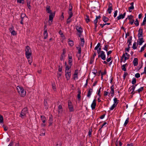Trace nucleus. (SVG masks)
Segmentation results:
<instances>
[{"label":"nucleus","mask_w":146,"mask_h":146,"mask_svg":"<svg viewBox=\"0 0 146 146\" xmlns=\"http://www.w3.org/2000/svg\"><path fill=\"white\" fill-rule=\"evenodd\" d=\"M25 51V54L28 60V62L31 65L32 62V59L31 56L32 52L30 48L28 46H27L26 47Z\"/></svg>","instance_id":"obj_1"},{"label":"nucleus","mask_w":146,"mask_h":146,"mask_svg":"<svg viewBox=\"0 0 146 146\" xmlns=\"http://www.w3.org/2000/svg\"><path fill=\"white\" fill-rule=\"evenodd\" d=\"M65 73L66 78V80H68L70 79L71 75L70 67H67L66 68H65Z\"/></svg>","instance_id":"obj_2"},{"label":"nucleus","mask_w":146,"mask_h":146,"mask_svg":"<svg viewBox=\"0 0 146 146\" xmlns=\"http://www.w3.org/2000/svg\"><path fill=\"white\" fill-rule=\"evenodd\" d=\"M17 90L19 95L22 97H24L26 94V92L24 90L23 88L19 86L17 87Z\"/></svg>","instance_id":"obj_3"},{"label":"nucleus","mask_w":146,"mask_h":146,"mask_svg":"<svg viewBox=\"0 0 146 146\" xmlns=\"http://www.w3.org/2000/svg\"><path fill=\"white\" fill-rule=\"evenodd\" d=\"M28 112L27 109V108H25L22 110L20 113L19 116L22 119L24 118L26 116V114Z\"/></svg>","instance_id":"obj_4"},{"label":"nucleus","mask_w":146,"mask_h":146,"mask_svg":"<svg viewBox=\"0 0 146 146\" xmlns=\"http://www.w3.org/2000/svg\"><path fill=\"white\" fill-rule=\"evenodd\" d=\"M68 105L69 111L70 112H73L74 111V109L73 108V106L70 100H68Z\"/></svg>","instance_id":"obj_5"},{"label":"nucleus","mask_w":146,"mask_h":146,"mask_svg":"<svg viewBox=\"0 0 146 146\" xmlns=\"http://www.w3.org/2000/svg\"><path fill=\"white\" fill-rule=\"evenodd\" d=\"M55 15V13H50L49 16V19L48 20L49 24L48 25L50 26L52 24V22L53 20V18L54 17Z\"/></svg>","instance_id":"obj_6"},{"label":"nucleus","mask_w":146,"mask_h":146,"mask_svg":"<svg viewBox=\"0 0 146 146\" xmlns=\"http://www.w3.org/2000/svg\"><path fill=\"white\" fill-rule=\"evenodd\" d=\"M98 57L101 58L103 60H105L106 59V56L104 52L102 51L100 54L98 55Z\"/></svg>","instance_id":"obj_7"},{"label":"nucleus","mask_w":146,"mask_h":146,"mask_svg":"<svg viewBox=\"0 0 146 146\" xmlns=\"http://www.w3.org/2000/svg\"><path fill=\"white\" fill-rule=\"evenodd\" d=\"M129 54H128L127 52H125V54H123L122 58H124V60L123 61L125 62L126 60H128L129 58Z\"/></svg>","instance_id":"obj_8"},{"label":"nucleus","mask_w":146,"mask_h":146,"mask_svg":"<svg viewBox=\"0 0 146 146\" xmlns=\"http://www.w3.org/2000/svg\"><path fill=\"white\" fill-rule=\"evenodd\" d=\"M113 10L112 5L111 3H109L108 5V8L107 11L109 14H111V11Z\"/></svg>","instance_id":"obj_9"},{"label":"nucleus","mask_w":146,"mask_h":146,"mask_svg":"<svg viewBox=\"0 0 146 146\" xmlns=\"http://www.w3.org/2000/svg\"><path fill=\"white\" fill-rule=\"evenodd\" d=\"M144 42V40L143 37L138 38L137 40V44L140 45H142L143 43Z\"/></svg>","instance_id":"obj_10"},{"label":"nucleus","mask_w":146,"mask_h":146,"mask_svg":"<svg viewBox=\"0 0 146 146\" xmlns=\"http://www.w3.org/2000/svg\"><path fill=\"white\" fill-rule=\"evenodd\" d=\"M78 70H75L74 73L73 75V78L75 80H78Z\"/></svg>","instance_id":"obj_11"},{"label":"nucleus","mask_w":146,"mask_h":146,"mask_svg":"<svg viewBox=\"0 0 146 146\" xmlns=\"http://www.w3.org/2000/svg\"><path fill=\"white\" fill-rule=\"evenodd\" d=\"M138 38L143 37V29L139 28L138 31Z\"/></svg>","instance_id":"obj_12"},{"label":"nucleus","mask_w":146,"mask_h":146,"mask_svg":"<svg viewBox=\"0 0 146 146\" xmlns=\"http://www.w3.org/2000/svg\"><path fill=\"white\" fill-rule=\"evenodd\" d=\"M68 63L69 65L71 66L72 64V56H70L69 54L68 55Z\"/></svg>","instance_id":"obj_13"},{"label":"nucleus","mask_w":146,"mask_h":146,"mask_svg":"<svg viewBox=\"0 0 146 146\" xmlns=\"http://www.w3.org/2000/svg\"><path fill=\"white\" fill-rule=\"evenodd\" d=\"M96 104V100L94 99L91 105V107L92 110H94L95 108Z\"/></svg>","instance_id":"obj_14"},{"label":"nucleus","mask_w":146,"mask_h":146,"mask_svg":"<svg viewBox=\"0 0 146 146\" xmlns=\"http://www.w3.org/2000/svg\"><path fill=\"white\" fill-rule=\"evenodd\" d=\"M76 29L79 33L81 34L83 32L82 29L80 26H76Z\"/></svg>","instance_id":"obj_15"},{"label":"nucleus","mask_w":146,"mask_h":146,"mask_svg":"<svg viewBox=\"0 0 146 146\" xmlns=\"http://www.w3.org/2000/svg\"><path fill=\"white\" fill-rule=\"evenodd\" d=\"M125 14L126 13H124L123 14H120L117 17L116 19L118 20H119L121 19H123L125 17Z\"/></svg>","instance_id":"obj_16"},{"label":"nucleus","mask_w":146,"mask_h":146,"mask_svg":"<svg viewBox=\"0 0 146 146\" xmlns=\"http://www.w3.org/2000/svg\"><path fill=\"white\" fill-rule=\"evenodd\" d=\"M138 59L137 58H135L133 61V63L134 66H137L138 64Z\"/></svg>","instance_id":"obj_17"},{"label":"nucleus","mask_w":146,"mask_h":146,"mask_svg":"<svg viewBox=\"0 0 146 146\" xmlns=\"http://www.w3.org/2000/svg\"><path fill=\"white\" fill-rule=\"evenodd\" d=\"M133 4V2H131L130 3L131 6L128 8L129 11L130 12H131L132 10L134 9Z\"/></svg>","instance_id":"obj_18"},{"label":"nucleus","mask_w":146,"mask_h":146,"mask_svg":"<svg viewBox=\"0 0 146 146\" xmlns=\"http://www.w3.org/2000/svg\"><path fill=\"white\" fill-rule=\"evenodd\" d=\"M93 90L92 88H90L89 89L88 91V92L87 97L89 98H90L93 92Z\"/></svg>","instance_id":"obj_19"},{"label":"nucleus","mask_w":146,"mask_h":146,"mask_svg":"<svg viewBox=\"0 0 146 146\" xmlns=\"http://www.w3.org/2000/svg\"><path fill=\"white\" fill-rule=\"evenodd\" d=\"M132 37L131 36L127 38V43H128V46H130L131 45Z\"/></svg>","instance_id":"obj_20"},{"label":"nucleus","mask_w":146,"mask_h":146,"mask_svg":"<svg viewBox=\"0 0 146 146\" xmlns=\"http://www.w3.org/2000/svg\"><path fill=\"white\" fill-rule=\"evenodd\" d=\"M101 47L100 46V43H98L97 46L95 47L94 48L95 50H98L100 51H101Z\"/></svg>","instance_id":"obj_21"},{"label":"nucleus","mask_w":146,"mask_h":146,"mask_svg":"<svg viewBox=\"0 0 146 146\" xmlns=\"http://www.w3.org/2000/svg\"><path fill=\"white\" fill-rule=\"evenodd\" d=\"M46 11L48 13H52V11L50 10V7L49 6L47 5L46 7Z\"/></svg>","instance_id":"obj_22"},{"label":"nucleus","mask_w":146,"mask_h":146,"mask_svg":"<svg viewBox=\"0 0 146 146\" xmlns=\"http://www.w3.org/2000/svg\"><path fill=\"white\" fill-rule=\"evenodd\" d=\"M137 85V84H136L135 86H131L129 88V92H131V91L133 92H135V88L136 86ZM137 91H135L136 92Z\"/></svg>","instance_id":"obj_23"},{"label":"nucleus","mask_w":146,"mask_h":146,"mask_svg":"<svg viewBox=\"0 0 146 146\" xmlns=\"http://www.w3.org/2000/svg\"><path fill=\"white\" fill-rule=\"evenodd\" d=\"M68 43L69 46L72 47L74 45V42L73 40H70V39H68Z\"/></svg>","instance_id":"obj_24"},{"label":"nucleus","mask_w":146,"mask_h":146,"mask_svg":"<svg viewBox=\"0 0 146 146\" xmlns=\"http://www.w3.org/2000/svg\"><path fill=\"white\" fill-rule=\"evenodd\" d=\"M53 118L52 115H51L49 117V119L48 120L49 123V126L51 125L52 123Z\"/></svg>","instance_id":"obj_25"},{"label":"nucleus","mask_w":146,"mask_h":146,"mask_svg":"<svg viewBox=\"0 0 146 146\" xmlns=\"http://www.w3.org/2000/svg\"><path fill=\"white\" fill-rule=\"evenodd\" d=\"M80 40L81 41V42L80 45L82 46H83L85 42L84 39V38H80Z\"/></svg>","instance_id":"obj_26"},{"label":"nucleus","mask_w":146,"mask_h":146,"mask_svg":"<svg viewBox=\"0 0 146 146\" xmlns=\"http://www.w3.org/2000/svg\"><path fill=\"white\" fill-rule=\"evenodd\" d=\"M31 1V0H27V6L29 9H31V6L30 5Z\"/></svg>","instance_id":"obj_27"},{"label":"nucleus","mask_w":146,"mask_h":146,"mask_svg":"<svg viewBox=\"0 0 146 146\" xmlns=\"http://www.w3.org/2000/svg\"><path fill=\"white\" fill-rule=\"evenodd\" d=\"M110 89L111 90V91L110 92V93L112 95H113L114 94V86L113 85H112V86L110 87Z\"/></svg>","instance_id":"obj_28"},{"label":"nucleus","mask_w":146,"mask_h":146,"mask_svg":"<svg viewBox=\"0 0 146 146\" xmlns=\"http://www.w3.org/2000/svg\"><path fill=\"white\" fill-rule=\"evenodd\" d=\"M44 39H46L47 38L48 36V33L47 32V30H45V31L44 32Z\"/></svg>","instance_id":"obj_29"},{"label":"nucleus","mask_w":146,"mask_h":146,"mask_svg":"<svg viewBox=\"0 0 146 146\" xmlns=\"http://www.w3.org/2000/svg\"><path fill=\"white\" fill-rule=\"evenodd\" d=\"M102 20L104 22L106 23L108 21L109 19L104 16L102 18Z\"/></svg>","instance_id":"obj_30"},{"label":"nucleus","mask_w":146,"mask_h":146,"mask_svg":"<svg viewBox=\"0 0 146 146\" xmlns=\"http://www.w3.org/2000/svg\"><path fill=\"white\" fill-rule=\"evenodd\" d=\"M138 45L137 44V43L136 42H134L132 46L133 48V49H137Z\"/></svg>","instance_id":"obj_31"},{"label":"nucleus","mask_w":146,"mask_h":146,"mask_svg":"<svg viewBox=\"0 0 146 146\" xmlns=\"http://www.w3.org/2000/svg\"><path fill=\"white\" fill-rule=\"evenodd\" d=\"M127 64L126 63L125 64H123L122 66V69L124 71H125L126 70V68H125V66H127Z\"/></svg>","instance_id":"obj_32"},{"label":"nucleus","mask_w":146,"mask_h":146,"mask_svg":"<svg viewBox=\"0 0 146 146\" xmlns=\"http://www.w3.org/2000/svg\"><path fill=\"white\" fill-rule=\"evenodd\" d=\"M129 122V117H127V119H126V120H125V122L124 124V125H123L125 127L126 126Z\"/></svg>","instance_id":"obj_33"},{"label":"nucleus","mask_w":146,"mask_h":146,"mask_svg":"<svg viewBox=\"0 0 146 146\" xmlns=\"http://www.w3.org/2000/svg\"><path fill=\"white\" fill-rule=\"evenodd\" d=\"M78 94L77 95V97L78 99L80 100L81 98L80 94L81 93V91L80 90H78Z\"/></svg>","instance_id":"obj_34"},{"label":"nucleus","mask_w":146,"mask_h":146,"mask_svg":"<svg viewBox=\"0 0 146 146\" xmlns=\"http://www.w3.org/2000/svg\"><path fill=\"white\" fill-rule=\"evenodd\" d=\"M113 101H114V102L113 104H115L116 106H117V104L118 103V102H117L118 100H117V99L116 98H114L113 99Z\"/></svg>","instance_id":"obj_35"},{"label":"nucleus","mask_w":146,"mask_h":146,"mask_svg":"<svg viewBox=\"0 0 146 146\" xmlns=\"http://www.w3.org/2000/svg\"><path fill=\"white\" fill-rule=\"evenodd\" d=\"M146 47V44H145L141 48L140 50L139 51V52H141L143 50H144L145 48Z\"/></svg>","instance_id":"obj_36"},{"label":"nucleus","mask_w":146,"mask_h":146,"mask_svg":"<svg viewBox=\"0 0 146 146\" xmlns=\"http://www.w3.org/2000/svg\"><path fill=\"white\" fill-rule=\"evenodd\" d=\"M69 16L68 18L69 19H70L73 16V13L72 11H68Z\"/></svg>","instance_id":"obj_37"},{"label":"nucleus","mask_w":146,"mask_h":146,"mask_svg":"<svg viewBox=\"0 0 146 146\" xmlns=\"http://www.w3.org/2000/svg\"><path fill=\"white\" fill-rule=\"evenodd\" d=\"M108 45L107 44H105L104 47L103 48V49L106 51L107 52L108 51Z\"/></svg>","instance_id":"obj_38"},{"label":"nucleus","mask_w":146,"mask_h":146,"mask_svg":"<svg viewBox=\"0 0 146 146\" xmlns=\"http://www.w3.org/2000/svg\"><path fill=\"white\" fill-rule=\"evenodd\" d=\"M72 4L70 3L69 6V11H72Z\"/></svg>","instance_id":"obj_39"},{"label":"nucleus","mask_w":146,"mask_h":146,"mask_svg":"<svg viewBox=\"0 0 146 146\" xmlns=\"http://www.w3.org/2000/svg\"><path fill=\"white\" fill-rule=\"evenodd\" d=\"M3 117L2 115H0V123H3Z\"/></svg>","instance_id":"obj_40"},{"label":"nucleus","mask_w":146,"mask_h":146,"mask_svg":"<svg viewBox=\"0 0 146 146\" xmlns=\"http://www.w3.org/2000/svg\"><path fill=\"white\" fill-rule=\"evenodd\" d=\"M117 106L116 105L113 104L111 106L110 108V110H113L114 108Z\"/></svg>","instance_id":"obj_41"},{"label":"nucleus","mask_w":146,"mask_h":146,"mask_svg":"<svg viewBox=\"0 0 146 146\" xmlns=\"http://www.w3.org/2000/svg\"><path fill=\"white\" fill-rule=\"evenodd\" d=\"M143 88H144L143 87H141L138 90H137V91L139 93L141 92L143 90Z\"/></svg>","instance_id":"obj_42"},{"label":"nucleus","mask_w":146,"mask_h":146,"mask_svg":"<svg viewBox=\"0 0 146 146\" xmlns=\"http://www.w3.org/2000/svg\"><path fill=\"white\" fill-rule=\"evenodd\" d=\"M110 23H104V24H100V26L102 27V28H103L104 27V26H105V25H110Z\"/></svg>","instance_id":"obj_43"},{"label":"nucleus","mask_w":146,"mask_h":146,"mask_svg":"<svg viewBox=\"0 0 146 146\" xmlns=\"http://www.w3.org/2000/svg\"><path fill=\"white\" fill-rule=\"evenodd\" d=\"M65 57V55L64 54H62L61 56L60 60L61 61H62L63 60L64 58Z\"/></svg>","instance_id":"obj_44"},{"label":"nucleus","mask_w":146,"mask_h":146,"mask_svg":"<svg viewBox=\"0 0 146 146\" xmlns=\"http://www.w3.org/2000/svg\"><path fill=\"white\" fill-rule=\"evenodd\" d=\"M86 21L87 23L89 22L90 21L89 17L87 15L86 16Z\"/></svg>","instance_id":"obj_45"},{"label":"nucleus","mask_w":146,"mask_h":146,"mask_svg":"<svg viewBox=\"0 0 146 146\" xmlns=\"http://www.w3.org/2000/svg\"><path fill=\"white\" fill-rule=\"evenodd\" d=\"M134 24L136 26H137L139 25V22L138 21L137 19H136V21H135Z\"/></svg>","instance_id":"obj_46"},{"label":"nucleus","mask_w":146,"mask_h":146,"mask_svg":"<svg viewBox=\"0 0 146 146\" xmlns=\"http://www.w3.org/2000/svg\"><path fill=\"white\" fill-rule=\"evenodd\" d=\"M58 109L59 110L58 112H59L60 111H62V106L61 105H59L58 107Z\"/></svg>","instance_id":"obj_47"},{"label":"nucleus","mask_w":146,"mask_h":146,"mask_svg":"<svg viewBox=\"0 0 146 146\" xmlns=\"http://www.w3.org/2000/svg\"><path fill=\"white\" fill-rule=\"evenodd\" d=\"M136 83V79L135 78H133L132 79V84H135Z\"/></svg>","instance_id":"obj_48"},{"label":"nucleus","mask_w":146,"mask_h":146,"mask_svg":"<svg viewBox=\"0 0 146 146\" xmlns=\"http://www.w3.org/2000/svg\"><path fill=\"white\" fill-rule=\"evenodd\" d=\"M98 22V19H96V18L94 20V23L95 25H96V27H97V23Z\"/></svg>","instance_id":"obj_49"},{"label":"nucleus","mask_w":146,"mask_h":146,"mask_svg":"<svg viewBox=\"0 0 146 146\" xmlns=\"http://www.w3.org/2000/svg\"><path fill=\"white\" fill-rule=\"evenodd\" d=\"M17 1L18 3L22 4H23L24 2V1L23 0H17Z\"/></svg>","instance_id":"obj_50"},{"label":"nucleus","mask_w":146,"mask_h":146,"mask_svg":"<svg viewBox=\"0 0 146 146\" xmlns=\"http://www.w3.org/2000/svg\"><path fill=\"white\" fill-rule=\"evenodd\" d=\"M14 27L13 26H11L9 29V30L10 32H11V31H14Z\"/></svg>","instance_id":"obj_51"},{"label":"nucleus","mask_w":146,"mask_h":146,"mask_svg":"<svg viewBox=\"0 0 146 146\" xmlns=\"http://www.w3.org/2000/svg\"><path fill=\"white\" fill-rule=\"evenodd\" d=\"M11 34L13 35H17V33L14 30L11 32Z\"/></svg>","instance_id":"obj_52"},{"label":"nucleus","mask_w":146,"mask_h":146,"mask_svg":"<svg viewBox=\"0 0 146 146\" xmlns=\"http://www.w3.org/2000/svg\"><path fill=\"white\" fill-rule=\"evenodd\" d=\"M101 89V88L100 87V88L99 89L98 91V96H99L100 97H101V95H100V90Z\"/></svg>","instance_id":"obj_53"},{"label":"nucleus","mask_w":146,"mask_h":146,"mask_svg":"<svg viewBox=\"0 0 146 146\" xmlns=\"http://www.w3.org/2000/svg\"><path fill=\"white\" fill-rule=\"evenodd\" d=\"M135 77L136 78H139L140 77V74L139 73H137L135 75Z\"/></svg>","instance_id":"obj_54"},{"label":"nucleus","mask_w":146,"mask_h":146,"mask_svg":"<svg viewBox=\"0 0 146 146\" xmlns=\"http://www.w3.org/2000/svg\"><path fill=\"white\" fill-rule=\"evenodd\" d=\"M77 48L78 49V53L79 54H80L81 52V49L80 47H77Z\"/></svg>","instance_id":"obj_55"},{"label":"nucleus","mask_w":146,"mask_h":146,"mask_svg":"<svg viewBox=\"0 0 146 146\" xmlns=\"http://www.w3.org/2000/svg\"><path fill=\"white\" fill-rule=\"evenodd\" d=\"M128 19L129 20H131L133 19L132 18L133 17V16L132 15H130L128 16Z\"/></svg>","instance_id":"obj_56"},{"label":"nucleus","mask_w":146,"mask_h":146,"mask_svg":"<svg viewBox=\"0 0 146 146\" xmlns=\"http://www.w3.org/2000/svg\"><path fill=\"white\" fill-rule=\"evenodd\" d=\"M117 12H118V11L117 10H116L115 11L114 15H113L114 17H116V16L117 15Z\"/></svg>","instance_id":"obj_57"},{"label":"nucleus","mask_w":146,"mask_h":146,"mask_svg":"<svg viewBox=\"0 0 146 146\" xmlns=\"http://www.w3.org/2000/svg\"><path fill=\"white\" fill-rule=\"evenodd\" d=\"M134 22V20H133V19L131 20H129V23L130 24H131V25L133 24Z\"/></svg>","instance_id":"obj_58"},{"label":"nucleus","mask_w":146,"mask_h":146,"mask_svg":"<svg viewBox=\"0 0 146 146\" xmlns=\"http://www.w3.org/2000/svg\"><path fill=\"white\" fill-rule=\"evenodd\" d=\"M40 118L42 121L44 120H46V119L45 117L42 115H41L40 116Z\"/></svg>","instance_id":"obj_59"},{"label":"nucleus","mask_w":146,"mask_h":146,"mask_svg":"<svg viewBox=\"0 0 146 146\" xmlns=\"http://www.w3.org/2000/svg\"><path fill=\"white\" fill-rule=\"evenodd\" d=\"M3 127L5 131H6L7 130L8 127H7L5 126L4 125H3Z\"/></svg>","instance_id":"obj_60"},{"label":"nucleus","mask_w":146,"mask_h":146,"mask_svg":"<svg viewBox=\"0 0 146 146\" xmlns=\"http://www.w3.org/2000/svg\"><path fill=\"white\" fill-rule=\"evenodd\" d=\"M112 51L111 50H110L107 52V55L108 56L110 54L112 53Z\"/></svg>","instance_id":"obj_61"},{"label":"nucleus","mask_w":146,"mask_h":146,"mask_svg":"<svg viewBox=\"0 0 146 146\" xmlns=\"http://www.w3.org/2000/svg\"><path fill=\"white\" fill-rule=\"evenodd\" d=\"M111 57H110L109 58H108V57L107 58V59L106 60V61H107V62H109L111 60Z\"/></svg>","instance_id":"obj_62"},{"label":"nucleus","mask_w":146,"mask_h":146,"mask_svg":"<svg viewBox=\"0 0 146 146\" xmlns=\"http://www.w3.org/2000/svg\"><path fill=\"white\" fill-rule=\"evenodd\" d=\"M108 93L109 92H106V91L104 92V96H107L108 94Z\"/></svg>","instance_id":"obj_63"},{"label":"nucleus","mask_w":146,"mask_h":146,"mask_svg":"<svg viewBox=\"0 0 146 146\" xmlns=\"http://www.w3.org/2000/svg\"><path fill=\"white\" fill-rule=\"evenodd\" d=\"M13 141H11L9 144V145L8 146H13Z\"/></svg>","instance_id":"obj_64"}]
</instances>
